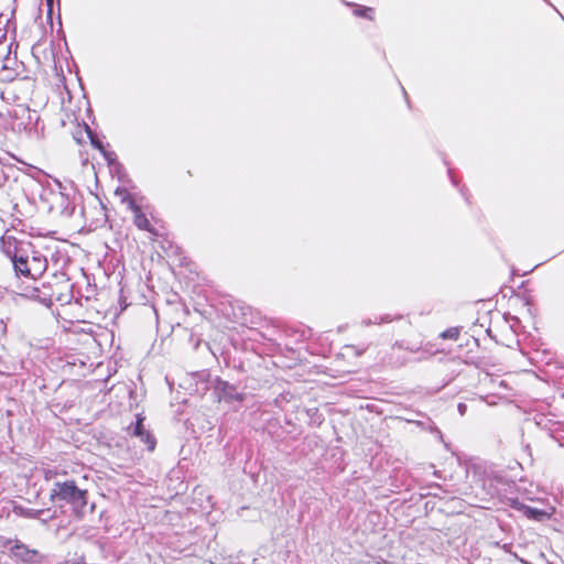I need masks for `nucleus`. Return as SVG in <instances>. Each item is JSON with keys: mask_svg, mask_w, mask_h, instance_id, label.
<instances>
[{"mask_svg": "<svg viewBox=\"0 0 564 564\" xmlns=\"http://www.w3.org/2000/svg\"><path fill=\"white\" fill-rule=\"evenodd\" d=\"M76 564H86L84 558H82L80 561H78Z\"/></svg>", "mask_w": 564, "mask_h": 564, "instance_id": "dca6fc26", "label": "nucleus"}, {"mask_svg": "<svg viewBox=\"0 0 564 564\" xmlns=\"http://www.w3.org/2000/svg\"><path fill=\"white\" fill-rule=\"evenodd\" d=\"M1 250L10 258L17 275L39 280L48 267L47 258L26 240H19L13 236H2Z\"/></svg>", "mask_w": 564, "mask_h": 564, "instance_id": "f257e3e1", "label": "nucleus"}, {"mask_svg": "<svg viewBox=\"0 0 564 564\" xmlns=\"http://www.w3.org/2000/svg\"><path fill=\"white\" fill-rule=\"evenodd\" d=\"M50 499L70 505L75 516L82 518L88 502V491L78 488L75 480L57 481L50 491Z\"/></svg>", "mask_w": 564, "mask_h": 564, "instance_id": "f03ea898", "label": "nucleus"}, {"mask_svg": "<svg viewBox=\"0 0 564 564\" xmlns=\"http://www.w3.org/2000/svg\"><path fill=\"white\" fill-rule=\"evenodd\" d=\"M63 117L61 118V123L63 127H65L68 122L69 123H78L77 117L75 116V112L68 108L62 109Z\"/></svg>", "mask_w": 564, "mask_h": 564, "instance_id": "9d476101", "label": "nucleus"}, {"mask_svg": "<svg viewBox=\"0 0 564 564\" xmlns=\"http://www.w3.org/2000/svg\"><path fill=\"white\" fill-rule=\"evenodd\" d=\"M525 513L530 517V518H533V519H539L541 516L544 514L543 511L541 510H538V509H533V508H530L528 507L525 509Z\"/></svg>", "mask_w": 564, "mask_h": 564, "instance_id": "4468645a", "label": "nucleus"}, {"mask_svg": "<svg viewBox=\"0 0 564 564\" xmlns=\"http://www.w3.org/2000/svg\"><path fill=\"white\" fill-rule=\"evenodd\" d=\"M124 200H127L129 209L132 212L134 226L140 230L148 231L153 237H159V231L152 226L141 206L137 204L135 199L128 194Z\"/></svg>", "mask_w": 564, "mask_h": 564, "instance_id": "20e7f679", "label": "nucleus"}, {"mask_svg": "<svg viewBox=\"0 0 564 564\" xmlns=\"http://www.w3.org/2000/svg\"><path fill=\"white\" fill-rule=\"evenodd\" d=\"M409 348H405L400 343H394L390 349L384 354L382 361L386 367L391 369H399L408 362Z\"/></svg>", "mask_w": 564, "mask_h": 564, "instance_id": "39448f33", "label": "nucleus"}, {"mask_svg": "<svg viewBox=\"0 0 564 564\" xmlns=\"http://www.w3.org/2000/svg\"><path fill=\"white\" fill-rule=\"evenodd\" d=\"M90 133L91 129L87 123H76L75 130L73 131V138L76 141V143L83 145L87 142L88 137H90Z\"/></svg>", "mask_w": 564, "mask_h": 564, "instance_id": "6e6552de", "label": "nucleus"}, {"mask_svg": "<svg viewBox=\"0 0 564 564\" xmlns=\"http://www.w3.org/2000/svg\"><path fill=\"white\" fill-rule=\"evenodd\" d=\"M90 144L97 149L106 159L109 160L108 153L102 144V142L97 138L96 134L91 131L90 137H88Z\"/></svg>", "mask_w": 564, "mask_h": 564, "instance_id": "9b49d317", "label": "nucleus"}, {"mask_svg": "<svg viewBox=\"0 0 564 564\" xmlns=\"http://www.w3.org/2000/svg\"><path fill=\"white\" fill-rule=\"evenodd\" d=\"M33 112L26 105H14L1 113L7 128L14 133H23L30 130L34 123Z\"/></svg>", "mask_w": 564, "mask_h": 564, "instance_id": "7ed1b4c3", "label": "nucleus"}, {"mask_svg": "<svg viewBox=\"0 0 564 564\" xmlns=\"http://www.w3.org/2000/svg\"><path fill=\"white\" fill-rule=\"evenodd\" d=\"M59 476V470L56 468H44L43 469V478L45 481L54 480Z\"/></svg>", "mask_w": 564, "mask_h": 564, "instance_id": "ddd939ff", "label": "nucleus"}, {"mask_svg": "<svg viewBox=\"0 0 564 564\" xmlns=\"http://www.w3.org/2000/svg\"><path fill=\"white\" fill-rule=\"evenodd\" d=\"M66 475H67L66 470H59V476H66Z\"/></svg>", "mask_w": 564, "mask_h": 564, "instance_id": "2eb2a0df", "label": "nucleus"}, {"mask_svg": "<svg viewBox=\"0 0 564 564\" xmlns=\"http://www.w3.org/2000/svg\"><path fill=\"white\" fill-rule=\"evenodd\" d=\"M354 14L356 17L365 18V19H368V20H373L375 19V10L372 8H370V7L358 6L354 10Z\"/></svg>", "mask_w": 564, "mask_h": 564, "instance_id": "1a4fd4ad", "label": "nucleus"}, {"mask_svg": "<svg viewBox=\"0 0 564 564\" xmlns=\"http://www.w3.org/2000/svg\"><path fill=\"white\" fill-rule=\"evenodd\" d=\"M459 334H460V329L458 327H451V328L442 332L440 336L443 339L456 340V339H458Z\"/></svg>", "mask_w": 564, "mask_h": 564, "instance_id": "f8f14e48", "label": "nucleus"}, {"mask_svg": "<svg viewBox=\"0 0 564 564\" xmlns=\"http://www.w3.org/2000/svg\"><path fill=\"white\" fill-rule=\"evenodd\" d=\"M36 554L37 552L35 550H29L24 544L19 542L11 547V555L25 562L31 561Z\"/></svg>", "mask_w": 564, "mask_h": 564, "instance_id": "0eeeda50", "label": "nucleus"}, {"mask_svg": "<svg viewBox=\"0 0 564 564\" xmlns=\"http://www.w3.org/2000/svg\"><path fill=\"white\" fill-rule=\"evenodd\" d=\"M145 417L142 413L137 414L135 423L132 426L131 435L135 436L142 442L149 452H153L156 446V438L144 425Z\"/></svg>", "mask_w": 564, "mask_h": 564, "instance_id": "423d86ee", "label": "nucleus"}]
</instances>
